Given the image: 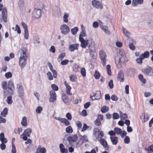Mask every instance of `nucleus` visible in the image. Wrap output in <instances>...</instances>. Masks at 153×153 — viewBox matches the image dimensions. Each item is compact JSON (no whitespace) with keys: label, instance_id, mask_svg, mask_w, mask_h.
<instances>
[{"label":"nucleus","instance_id":"5701e85b","mask_svg":"<svg viewBox=\"0 0 153 153\" xmlns=\"http://www.w3.org/2000/svg\"><path fill=\"white\" fill-rule=\"evenodd\" d=\"M80 44V46L83 48H85L88 43V40L86 39L85 41L82 42Z\"/></svg>","mask_w":153,"mask_h":153},{"label":"nucleus","instance_id":"37998d69","mask_svg":"<svg viewBox=\"0 0 153 153\" xmlns=\"http://www.w3.org/2000/svg\"><path fill=\"white\" fill-rule=\"evenodd\" d=\"M71 88L70 86L66 87V91L67 94L70 95H71L72 94L70 92Z\"/></svg>","mask_w":153,"mask_h":153},{"label":"nucleus","instance_id":"393cba45","mask_svg":"<svg viewBox=\"0 0 153 153\" xmlns=\"http://www.w3.org/2000/svg\"><path fill=\"white\" fill-rule=\"evenodd\" d=\"M69 16L68 13H65L63 17V21L65 23H67L68 22V18Z\"/></svg>","mask_w":153,"mask_h":153},{"label":"nucleus","instance_id":"423d86ee","mask_svg":"<svg viewBox=\"0 0 153 153\" xmlns=\"http://www.w3.org/2000/svg\"><path fill=\"white\" fill-rule=\"evenodd\" d=\"M100 56L102 65L104 66H105L106 65V55L103 51H100Z\"/></svg>","mask_w":153,"mask_h":153},{"label":"nucleus","instance_id":"dca6fc26","mask_svg":"<svg viewBox=\"0 0 153 153\" xmlns=\"http://www.w3.org/2000/svg\"><path fill=\"white\" fill-rule=\"evenodd\" d=\"M92 5L97 8L102 9V5L100 2L95 0H93L92 1Z\"/></svg>","mask_w":153,"mask_h":153},{"label":"nucleus","instance_id":"412c9836","mask_svg":"<svg viewBox=\"0 0 153 153\" xmlns=\"http://www.w3.org/2000/svg\"><path fill=\"white\" fill-rule=\"evenodd\" d=\"M8 109L7 108H4L3 110L1 112L0 115L4 117H5L8 114Z\"/></svg>","mask_w":153,"mask_h":153},{"label":"nucleus","instance_id":"f8f14e48","mask_svg":"<svg viewBox=\"0 0 153 153\" xmlns=\"http://www.w3.org/2000/svg\"><path fill=\"white\" fill-rule=\"evenodd\" d=\"M49 95L51 96L49 100V101L51 102H53L56 99V92L53 90H51L50 91Z\"/></svg>","mask_w":153,"mask_h":153},{"label":"nucleus","instance_id":"a211bd4d","mask_svg":"<svg viewBox=\"0 0 153 153\" xmlns=\"http://www.w3.org/2000/svg\"><path fill=\"white\" fill-rule=\"evenodd\" d=\"M143 0H133L132 5L134 7L137 6L138 4H141L143 3Z\"/></svg>","mask_w":153,"mask_h":153},{"label":"nucleus","instance_id":"b1692460","mask_svg":"<svg viewBox=\"0 0 153 153\" xmlns=\"http://www.w3.org/2000/svg\"><path fill=\"white\" fill-rule=\"evenodd\" d=\"M149 52L148 51H146L144 52L143 53H142L140 55L143 57L142 59H144L145 58H148L149 56Z\"/></svg>","mask_w":153,"mask_h":153},{"label":"nucleus","instance_id":"7c9ffc66","mask_svg":"<svg viewBox=\"0 0 153 153\" xmlns=\"http://www.w3.org/2000/svg\"><path fill=\"white\" fill-rule=\"evenodd\" d=\"M114 131L117 134H120L122 133V130L120 128L115 127L114 129Z\"/></svg>","mask_w":153,"mask_h":153},{"label":"nucleus","instance_id":"39448f33","mask_svg":"<svg viewBox=\"0 0 153 153\" xmlns=\"http://www.w3.org/2000/svg\"><path fill=\"white\" fill-rule=\"evenodd\" d=\"M120 56H121V57H119L118 59V64L117 65V67L120 68L119 66L120 65H121L122 63L125 62L126 59H126V57L125 56V53L123 51H120L119 53Z\"/></svg>","mask_w":153,"mask_h":153},{"label":"nucleus","instance_id":"c756f323","mask_svg":"<svg viewBox=\"0 0 153 153\" xmlns=\"http://www.w3.org/2000/svg\"><path fill=\"white\" fill-rule=\"evenodd\" d=\"M24 126H26L27 125V118L25 117H22V121L21 123Z\"/></svg>","mask_w":153,"mask_h":153},{"label":"nucleus","instance_id":"9d476101","mask_svg":"<svg viewBox=\"0 0 153 153\" xmlns=\"http://www.w3.org/2000/svg\"><path fill=\"white\" fill-rule=\"evenodd\" d=\"M126 74L128 76L131 77L135 75L136 73L135 69L129 68L127 69L126 72Z\"/></svg>","mask_w":153,"mask_h":153},{"label":"nucleus","instance_id":"603ef678","mask_svg":"<svg viewBox=\"0 0 153 153\" xmlns=\"http://www.w3.org/2000/svg\"><path fill=\"white\" fill-rule=\"evenodd\" d=\"M141 119L142 118H143L144 121H143L144 122H145L147 121L148 119V116L146 115H145V114H143L141 117Z\"/></svg>","mask_w":153,"mask_h":153},{"label":"nucleus","instance_id":"aec40b11","mask_svg":"<svg viewBox=\"0 0 153 153\" xmlns=\"http://www.w3.org/2000/svg\"><path fill=\"white\" fill-rule=\"evenodd\" d=\"M99 130L97 128H94L93 130V134L96 137L97 139L99 137Z\"/></svg>","mask_w":153,"mask_h":153},{"label":"nucleus","instance_id":"69168bd1","mask_svg":"<svg viewBox=\"0 0 153 153\" xmlns=\"http://www.w3.org/2000/svg\"><path fill=\"white\" fill-rule=\"evenodd\" d=\"M46 149L44 147H42L38 151V152L39 153H46Z\"/></svg>","mask_w":153,"mask_h":153},{"label":"nucleus","instance_id":"6ab92c4d","mask_svg":"<svg viewBox=\"0 0 153 153\" xmlns=\"http://www.w3.org/2000/svg\"><path fill=\"white\" fill-rule=\"evenodd\" d=\"M59 149L60 151L62 153H68V150L64 146L62 143L59 144Z\"/></svg>","mask_w":153,"mask_h":153},{"label":"nucleus","instance_id":"09e8293b","mask_svg":"<svg viewBox=\"0 0 153 153\" xmlns=\"http://www.w3.org/2000/svg\"><path fill=\"white\" fill-rule=\"evenodd\" d=\"M47 75L48 76V79L50 80H51L53 79V77L52 76L51 73L50 72H48L47 74Z\"/></svg>","mask_w":153,"mask_h":153},{"label":"nucleus","instance_id":"bb28decb","mask_svg":"<svg viewBox=\"0 0 153 153\" xmlns=\"http://www.w3.org/2000/svg\"><path fill=\"white\" fill-rule=\"evenodd\" d=\"M138 78L143 83L145 84L146 83V80L144 78L142 74H140L138 75Z\"/></svg>","mask_w":153,"mask_h":153},{"label":"nucleus","instance_id":"58836bf2","mask_svg":"<svg viewBox=\"0 0 153 153\" xmlns=\"http://www.w3.org/2000/svg\"><path fill=\"white\" fill-rule=\"evenodd\" d=\"M24 4H21L18 5L20 9V10L21 12H24L25 10V7Z\"/></svg>","mask_w":153,"mask_h":153},{"label":"nucleus","instance_id":"4be33fe9","mask_svg":"<svg viewBox=\"0 0 153 153\" xmlns=\"http://www.w3.org/2000/svg\"><path fill=\"white\" fill-rule=\"evenodd\" d=\"M111 142L113 145H116L118 142V137L115 136L114 137H110Z\"/></svg>","mask_w":153,"mask_h":153},{"label":"nucleus","instance_id":"338daca9","mask_svg":"<svg viewBox=\"0 0 153 153\" xmlns=\"http://www.w3.org/2000/svg\"><path fill=\"white\" fill-rule=\"evenodd\" d=\"M111 99L113 101H116L118 100V98L115 95L113 94L111 95Z\"/></svg>","mask_w":153,"mask_h":153},{"label":"nucleus","instance_id":"8fccbe9b","mask_svg":"<svg viewBox=\"0 0 153 153\" xmlns=\"http://www.w3.org/2000/svg\"><path fill=\"white\" fill-rule=\"evenodd\" d=\"M51 88L53 89V90L57 91L59 89V88L56 85L53 84L51 85Z\"/></svg>","mask_w":153,"mask_h":153},{"label":"nucleus","instance_id":"c03bdc74","mask_svg":"<svg viewBox=\"0 0 153 153\" xmlns=\"http://www.w3.org/2000/svg\"><path fill=\"white\" fill-rule=\"evenodd\" d=\"M119 115L117 113H114L112 114V118L114 120L117 119L119 118Z\"/></svg>","mask_w":153,"mask_h":153},{"label":"nucleus","instance_id":"0e129e2a","mask_svg":"<svg viewBox=\"0 0 153 153\" xmlns=\"http://www.w3.org/2000/svg\"><path fill=\"white\" fill-rule=\"evenodd\" d=\"M24 37L25 39H27L29 38L28 30L24 31Z\"/></svg>","mask_w":153,"mask_h":153},{"label":"nucleus","instance_id":"6e6552de","mask_svg":"<svg viewBox=\"0 0 153 153\" xmlns=\"http://www.w3.org/2000/svg\"><path fill=\"white\" fill-rule=\"evenodd\" d=\"M18 89V93L19 96L22 98L24 95V88L20 83H18L17 85Z\"/></svg>","mask_w":153,"mask_h":153},{"label":"nucleus","instance_id":"de8ad7c7","mask_svg":"<svg viewBox=\"0 0 153 153\" xmlns=\"http://www.w3.org/2000/svg\"><path fill=\"white\" fill-rule=\"evenodd\" d=\"M62 123H64V125L66 126H69L70 124V122L68 120H67L65 118H64Z\"/></svg>","mask_w":153,"mask_h":153},{"label":"nucleus","instance_id":"052dcab7","mask_svg":"<svg viewBox=\"0 0 153 153\" xmlns=\"http://www.w3.org/2000/svg\"><path fill=\"white\" fill-rule=\"evenodd\" d=\"M65 53H61L59 56L58 59H60L61 60H62L63 59V58L65 56Z\"/></svg>","mask_w":153,"mask_h":153},{"label":"nucleus","instance_id":"cd10ccee","mask_svg":"<svg viewBox=\"0 0 153 153\" xmlns=\"http://www.w3.org/2000/svg\"><path fill=\"white\" fill-rule=\"evenodd\" d=\"M108 110V107L105 106H103L101 108V111L102 113H104L107 112Z\"/></svg>","mask_w":153,"mask_h":153},{"label":"nucleus","instance_id":"f704fd0d","mask_svg":"<svg viewBox=\"0 0 153 153\" xmlns=\"http://www.w3.org/2000/svg\"><path fill=\"white\" fill-rule=\"evenodd\" d=\"M11 95H10V96L8 97L6 100L7 102L9 104H11L13 102Z\"/></svg>","mask_w":153,"mask_h":153},{"label":"nucleus","instance_id":"1a4fd4ad","mask_svg":"<svg viewBox=\"0 0 153 153\" xmlns=\"http://www.w3.org/2000/svg\"><path fill=\"white\" fill-rule=\"evenodd\" d=\"M21 49V52L20 57L28 58V53L27 50L24 46L22 47Z\"/></svg>","mask_w":153,"mask_h":153},{"label":"nucleus","instance_id":"3c124183","mask_svg":"<svg viewBox=\"0 0 153 153\" xmlns=\"http://www.w3.org/2000/svg\"><path fill=\"white\" fill-rule=\"evenodd\" d=\"M12 76V74L10 72L6 73L5 74V76L7 79L11 78Z\"/></svg>","mask_w":153,"mask_h":153},{"label":"nucleus","instance_id":"ea45409f","mask_svg":"<svg viewBox=\"0 0 153 153\" xmlns=\"http://www.w3.org/2000/svg\"><path fill=\"white\" fill-rule=\"evenodd\" d=\"M106 68L108 74L109 75H111V66L109 65H108L106 66Z\"/></svg>","mask_w":153,"mask_h":153},{"label":"nucleus","instance_id":"2f4dec72","mask_svg":"<svg viewBox=\"0 0 153 153\" xmlns=\"http://www.w3.org/2000/svg\"><path fill=\"white\" fill-rule=\"evenodd\" d=\"M69 78L70 80L73 82H75L77 79L76 76L74 74L71 75L70 76Z\"/></svg>","mask_w":153,"mask_h":153},{"label":"nucleus","instance_id":"20e7f679","mask_svg":"<svg viewBox=\"0 0 153 153\" xmlns=\"http://www.w3.org/2000/svg\"><path fill=\"white\" fill-rule=\"evenodd\" d=\"M142 72L146 75L152 76H153V68L148 66L147 68L142 70Z\"/></svg>","mask_w":153,"mask_h":153},{"label":"nucleus","instance_id":"c9c22d12","mask_svg":"<svg viewBox=\"0 0 153 153\" xmlns=\"http://www.w3.org/2000/svg\"><path fill=\"white\" fill-rule=\"evenodd\" d=\"M102 30L107 34L109 33V31L108 30V27L106 26H104L101 27Z\"/></svg>","mask_w":153,"mask_h":153},{"label":"nucleus","instance_id":"473e14b6","mask_svg":"<svg viewBox=\"0 0 153 153\" xmlns=\"http://www.w3.org/2000/svg\"><path fill=\"white\" fill-rule=\"evenodd\" d=\"M66 132L68 133H71L73 132V130L72 127L70 126L67 127L66 128Z\"/></svg>","mask_w":153,"mask_h":153},{"label":"nucleus","instance_id":"f03ea898","mask_svg":"<svg viewBox=\"0 0 153 153\" xmlns=\"http://www.w3.org/2000/svg\"><path fill=\"white\" fill-rule=\"evenodd\" d=\"M7 88L9 89V95H12L14 91L15 86L13 81L10 80L7 85Z\"/></svg>","mask_w":153,"mask_h":153},{"label":"nucleus","instance_id":"f257e3e1","mask_svg":"<svg viewBox=\"0 0 153 153\" xmlns=\"http://www.w3.org/2000/svg\"><path fill=\"white\" fill-rule=\"evenodd\" d=\"M95 43L94 42H92L88 46V48L90 52L89 53L91 57L93 59H96V50L95 47Z\"/></svg>","mask_w":153,"mask_h":153},{"label":"nucleus","instance_id":"72a5a7b5","mask_svg":"<svg viewBox=\"0 0 153 153\" xmlns=\"http://www.w3.org/2000/svg\"><path fill=\"white\" fill-rule=\"evenodd\" d=\"M97 94L96 97L95 98L96 100H98L101 98V94L100 91H96Z\"/></svg>","mask_w":153,"mask_h":153},{"label":"nucleus","instance_id":"e2e57ef3","mask_svg":"<svg viewBox=\"0 0 153 153\" xmlns=\"http://www.w3.org/2000/svg\"><path fill=\"white\" fill-rule=\"evenodd\" d=\"M17 31V32L18 34H20L21 33V30L20 27L18 25H16V29L15 31Z\"/></svg>","mask_w":153,"mask_h":153},{"label":"nucleus","instance_id":"13d9d810","mask_svg":"<svg viewBox=\"0 0 153 153\" xmlns=\"http://www.w3.org/2000/svg\"><path fill=\"white\" fill-rule=\"evenodd\" d=\"M101 121L100 119H99V118H97L94 121L95 124L98 126L100 125L101 124Z\"/></svg>","mask_w":153,"mask_h":153},{"label":"nucleus","instance_id":"f3484780","mask_svg":"<svg viewBox=\"0 0 153 153\" xmlns=\"http://www.w3.org/2000/svg\"><path fill=\"white\" fill-rule=\"evenodd\" d=\"M79 45L78 44H71L70 45L69 47V50L71 52L74 51L75 50H78V47Z\"/></svg>","mask_w":153,"mask_h":153},{"label":"nucleus","instance_id":"a18cd8bd","mask_svg":"<svg viewBox=\"0 0 153 153\" xmlns=\"http://www.w3.org/2000/svg\"><path fill=\"white\" fill-rule=\"evenodd\" d=\"M32 132L31 129L30 128H28L25 130L24 133L26 134V135L27 134H30ZM27 136V135H26Z\"/></svg>","mask_w":153,"mask_h":153},{"label":"nucleus","instance_id":"864d4df0","mask_svg":"<svg viewBox=\"0 0 153 153\" xmlns=\"http://www.w3.org/2000/svg\"><path fill=\"white\" fill-rule=\"evenodd\" d=\"M130 141V138L128 136H126L124 139V142L125 143L128 144L129 143Z\"/></svg>","mask_w":153,"mask_h":153},{"label":"nucleus","instance_id":"9b49d317","mask_svg":"<svg viewBox=\"0 0 153 153\" xmlns=\"http://www.w3.org/2000/svg\"><path fill=\"white\" fill-rule=\"evenodd\" d=\"M67 140L68 141L69 144L72 146L74 147L72 145V142H76L78 140V137L76 134H75L73 136H69L67 138Z\"/></svg>","mask_w":153,"mask_h":153},{"label":"nucleus","instance_id":"680f3d73","mask_svg":"<svg viewBox=\"0 0 153 153\" xmlns=\"http://www.w3.org/2000/svg\"><path fill=\"white\" fill-rule=\"evenodd\" d=\"M66 117L68 120H71L72 118V116L70 113L68 112L66 114Z\"/></svg>","mask_w":153,"mask_h":153},{"label":"nucleus","instance_id":"e433bc0d","mask_svg":"<svg viewBox=\"0 0 153 153\" xmlns=\"http://www.w3.org/2000/svg\"><path fill=\"white\" fill-rule=\"evenodd\" d=\"M79 65L77 64L74 65L73 67V71L75 72L79 71Z\"/></svg>","mask_w":153,"mask_h":153},{"label":"nucleus","instance_id":"a878e982","mask_svg":"<svg viewBox=\"0 0 153 153\" xmlns=\"http://www.w3.org/2000/svg\"><path fill=\"white\" fill-rule=\"evenodd\" d=\"M120 117H122L123 120H125L128 118L127 115L126 113H123L122 111H120Z\"/></svg>","mask_w":153,"mask_h":153},{"label":"nucleus","instance_id":"ddd939ff","mask_svg":"<svg viewBox=\"0 0 153 153\" xmlns=\"http://www.w3.org/2000/svg\"><path fill=\"white\" fill-rule=\"evenodd\" d=\"M28 58H26L25 57H20L19 61V64L22 69L25 65L26 64V61Z\"/></svg>","mask_w":153,"mask_h":153},{"label":"nucleus","instance_id":"79ce46f5","mask_svg":"<svg viewBox=\"0 0 153 153\" xmlns=\"http://www.w3.org/2000/svg\"><path fill=\"white\" fill-rule=\"evenodd\" d=\"M100 143L101 145L103 146H105V145L106 144L107 145V143L106 141L103 138L101 139L100 141Z\"/></svg>","mask_w":153,"mask_h":153},{"label":"nucleus","instance_id":"0eeeda50","mask_svg":"<svg viewBox=\"0 0 153 153\" xmlns=\"http://www.w3.org/2000/svg\"><path fill=\"white\" fill-rule=\"evenodd\" d=\"M7 10L6 7L3 8L2 11V19L0 18V21H2V20L4 22L6 23L7 22Z\"/></svg>","mask_w":153,"mask_h":153},{"label":"nucleus","instance_id":"2eb2a0df","mask_svg":"<svg viewBox=\"0 0 153 153\" xmlns=\"http://www.w3.org/2000/svg\"><path fill=\"white\" fill-rule=\"evenodd\" d=\"M42 13L41 10L39 8H34V17L36 18H39L41 17Z\"/></svg>","mask_w":153,"mask_h":153},{"label":"nucleus","instance_id":"c85d7f7f","mask_svg":"<svg viewBox=\"0 0 153 153\" xmlns=\"http://www.w3.org/2000/svg\"><path fill=\"white\" fill-rule=\"evenodd\" d=\"M78 30L79 29L78 27H76L71 29V32L73 35H74L76 34L77 32L78 31Z\"/></svg>","mask_w":153,"mask_h":153},{"label":"nucleus","instance_id":"4c0bfd02","mask_svg":"<svg viewBox=\"0 0 153 153\" xmlns=\"http://www.w3.org/2000/svg\"><path fill=\"white\" fill-rule=\"evenodd\" d=\"M1 87L4 90H6L7 89V83L5 81H3L1 83Z\"/></svg>","mask_w":153,"mask_h":153},{"label":"nucleus","instance_id":"4d7b16f0","mask_svg":"<svg viewBox=\"0 0 153 153\" xmlns=\"http://www.w3.org/2000/svg\"><path fill=\"white\" fill-rule=\"evenodd\" d=\"M108 86L110 88L112 89L114 87V84L113 83V80L112 79L110 80V81L108 82Z\"/></svg>","mask_w":153,"mask_h":153},{"label":"nucleus","instance_id":"4468645a","mask_svg":"<svg viewBox=\"0 0 153 153\" xmlns=\"http://www.w3.org/2000/svg\"><path fill=\"white\" fill-rule=\"evenodd\" d=\"M124 76L122 70H120L117 76V80L120 82H123L124 81Z\"/></svg>","mask_w":153,"mask_h":153},{"label":"nucleus","instance_id":"bf43d9fd","mask_svg":"<svg viewBox=\"0 0 153 153\" xmlns=\"http://www.w3.org/2000/svg\"><path fill=\"white\" fill-rule=\"evenodd\" d=\"M123 33L127 36H128L130 35V33L123 27Z\"/></svg>","mask_w":153,"mask_h":153},{"label":"nucleus","instance_id":"7ed1b4c3","mask_svg":"<svg viewBox=\"0 0 153 153\" xmlns=\"http://www.w3.org/2000/svg\"><path fill=\"white\" fill-rule=\"evenodd\" d=\"M60 29L61 30V33L65 35L68 33L70 31V29L69 27L65 24L61 25Z\"/></svg>","mask_w":153,"mask_h":153},{"label":"nucleus","instance_id":"a19ab883","mask_svg":"<svg viewBox=\"0 0 153 153\" xmlns=\"http://www.w3.org/2000/svg\"><path fill=\"white\" fill-rule=\"evenodd\" d=\"M100 76V73L99 72H98L97 71H95V74L94 75V76L95 78L96 79H98L99 78Z\"/></svg>","mask_w":153,"mask_h":153},{"label":"nucleus","instance_id":"49530a36","mask_svg":"<svg viewBox=\"0 0 153 153\" xmlns=\"http://www.w3.org/2000/svg\"><path fill=\"white\" fill-rule=\"evenodd\" d=\"M143 57L141 56L140 55V57L139 58H137L136 61L137 63L139 64H141L143 62L142 60L144 59H142Z\"/></svg>","mask_w":153,"mask_h":153},{"label":"nucleus","instance_id":"774afa93","mask_svg":"<svg viewBox=\"0 0 153 153\" xmlns=\"http://www.w3.org/2000/svg\"><path fill=\"white\" fill-rule=\"evenodd\" d=\"M147 150L150 152H153V144L151 145V146H149L147 148Z\"/></svg>","mask_w":153,"mask_h":153},{"label":"nucleus","instance_id":"6e6d98bb","mask_svg":"<svg viewBox=\"0 0 153 153\" xmlns=\"http://www.w3.org/2000/svg\"><path fill=\"white\" fill-rule=\"evenodd\" d=\"M89 128V126H88L86 123H84L83 126L81 130V131L82 132H83L84 131L86 130V129H87Z\"/></svg>","mask_w":153,"mask_h":153},{"label":"nucleus","instance_id":"5fc2aeb1","mask_svg":"<svg viewBox=\"0 0 153 153\" xmlns=\"http://www.w3.org/2000/svg\"><path fill=\"white\" fill-rule=\"evenodd\" d=\"M81 73L83 76H86V71L85 68H82L81 69Z\"/></svg>","mask_w":153,"mask_h":153}]
</instances>
